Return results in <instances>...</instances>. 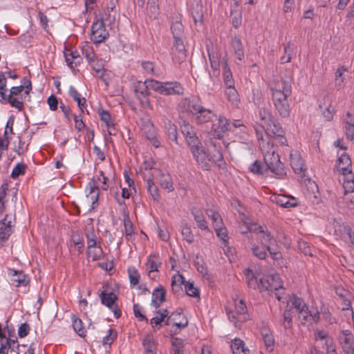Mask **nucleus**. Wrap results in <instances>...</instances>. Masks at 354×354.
Segmentation results:
<instances>
[{
  "label": "nucleus",
  "instance_id": "nucleus-1",
  "mask_svg": "<svg viewBox=\"0 0 354 354\" xmlns=\"http://www.w3.org/2000/svg\"><path fill=\"white\" fill-rule=\"evenodd\" d=\"M272 100L275 110L280 117L288 118L290 113L288 97L290 96L292 93L290 81L281 80L274 87L272 88Z\"/></svg>",
  "mask_w": 354,
  "mask_h": 354
},
{
  "label": "nucleus",
  "instance_id": "nucleus-2",
  "mask_svg": "<svg viewBox=\"0 0 354 354\" xmlns=\"http://www.w3.org/2000/svg\"><path fill=\"white\" fill-rule=\"evenodd\" d=\"M259 139L263 140L262 136H259L257 132ZM260 147L263 154V160L268 169L270 170L279 178H283L286 172L283 164L280 161L279 156L275 153L273 149V141L270 140L266 144L262 140Z\"/></svg>",
  "mask_w": 354,
  "mask_h": 354
},
{
  "label": "nucleus",
  "instance_id": "nucleus-3",
  "mask_svg": "<svg viewBox=\"0 0 354 354\" xmlns=\"http://www.w3.org/2000/svg\"><path fill=\"white\" fill-rule=\"evenodd\" d=\"M246 227L250 232L257 234L259 243L266 248L274 260L281 259V253L274 248L277 245V241L266 227L254 223L250 226L247 225Z\"/></svg>",
  "mask_w": 354,
  "mask_h": 354
},
{
  "label": "nucleus",
  "instance_id": "nucleus-4",
  "mask_svg": "<svg viewBox=\"0 0 354 354\" xmlns=\"http://www.w3.org/2000/svg\"><path fill=\"white\" fill-rule=\"evenodd\" d=\"M151 89L164 95H182L184 88L178 82H159L155 80L151 84Z\"/></svg>",
  "mask_w": 354,
  "mask_h": 354
},
{
  "label": "nucleus",
  "instance_id": "nucleus-5",
  "mask_svg": "<svg viewBox=\"0 0 354 354\" xmlns=\"http://www.w3.org/2000/svg\"><path fill=\"white\" fill-rule=\"evenodd\" d=\"M153 82H155V80L147 79L145 82L139 81L134 85V92L142 106L150 110L152 109V106L148 96L150 94L149 90L151 89V84Z\"/></svg>",
  "mask_w": 354,
  "mask_h": 354
},
{
  "label": "nucleus",
  "instance_id": "nucleus-6",
  "mask_svg": "<svg viewBox=\"0 0 354 354\" xmlns=\"http://www.w3.org/2000/svg\"><path fill=\"white\" fill-rule=\"evenodd\" d=\"M271 281L266 277L259 278V288L260 292L263 290H268L270 292H274L275 298L279 301H281L283 299V295H284V288L281 285V282L275 281V278H270Z\"/></svg>",
  "mask_w": 354,
  "mask_h": 354
},
{
  "label": "nucleus",
  "instance_id": "nucleus-7",
  "mask_svg": "<svg viewBox=\"0 0 354 354\" xmlns=\"http://www.w3.org/2000/svg\"><path fill=\"white\" fill-rule=\"evenodd\" d=\"M111 14L109 12L105 19H100L94 21L91 26V39L95 44L103 42L108 37L109 32L106 30L104 20H109Z\"/></svg>",
  "mask_w": 354,
  "mask_h": 354
},
{
  "label": "nucleus",
  "instance_id": "nucleus-8",
  "mask_svg": "<svg viewBox=\"0 0 354 354\" xmlns=\"http://www.w3.org/2000/svg\"><path fill=\"white\" fill-rule=\"evenodd\" d=\"M100 297L102 304L113 311L114 317L116 319L121 317V310L118 306L115 305V301L118 299L116 295L112 292L107 293L103 291L100 293Z\"/></svg>",
  "mask_w": 354,
  "mask_h": 354
},
{
  "label": "nucleus",
  "instance_id": "nucleus-9",
  "mask_svg": "<svg viewBox=\"0 0 354 354\" xmlns=\"http://www.w3.org/2000/svg\"><path fill=\"white\" fill-rule=\"evenodd\" d=\"M171 55L173 62L176 64H180L185 60L187 54L182 39H178L174 41L171 48Z\"/></svg>",
  "mask_w": 354,
  "mask_h": 354
},
{
  "label": "nucleus",
  "instance_id": "nucleus-10",
  "mask_svg": "<svg viewBox=\"0 0 354 354\" xmlns=\"http://www.w3.org/2000/svg\"><path fill=\"white\" fill-rule=\"evenodd\" d=\"M192 155L201 167L208 171L212 167L211 155L208 154L203 147L192 152Z\"/></svg>",
  "mask_w": 354,
  "mask_h": 354
},
{
  "label": "nucleus",
  "instance_id": "nucleus-11",
  "mask_svg": "<svg viewBox=\"0 0 354 354\" xmlns=\"http://www.w3.org/2000/svg\"><path fill=\"white\" fill-rule=\"evenodd\" d=\"M339 342L343 351L347 353H352L354 351V336L351 331L345 330L342 332L339 337Z\"/></svg>",
  "mask_w": 354,
  "mask_h": 354
},
{
  "label": "nucleus",
  "instance_id": "nucleus-12",
  "mask_svg": "<svg viewBox=\"0 0 354 354\" xmlns=\"http://www.w3.org/2000/svg\"><path fill=\"white\" fill-rule=\"evenodd\" d=\"M336 167L337 170L344 176L351 175V160L347 153H342L337 159Z\"/></svg>",
  "mask_w": 354,
  "mask_h": 354
},
{
  "label": "nucleus",
  "instance_id": "nucleus-13",
  "mask_svg": "<svg viewBox=\"0 0 354 354\" xmlns=\"http://www.w3.org/2000/svg\"><path fill=\"white\" fill-rule=\"evenodd\" d=\"M165 300L166 290L162 285H159L152 292L151 305L155 308H158Z\"/></svg>",
  "mask_w": 354,
  "mask_h": 354
},
{
  "label": "nucleus",
  "instance_id": "nucleus-14",
  "mask_svg": "<svg viewBox=\"0 0 354 354\" xmlns=\"http://www.w3.org/2000/svg\"><path fill=\"white\" fill-rule=\"evenodd\" d=\"M191 15L195 25H201L203 22V10L201 0H194L191 6Z\"/></svg>",
  "mask_w": 354,
  "mask_h": 354
},
{
  "label": "nucleus",
  "instance_id": "nucleus-15",
  "mask_svg": "<svg viewBox=\"0 0 354 354\" xmlns=\"http://www.w3.org/2000/svg\"><path fill=\"white\" fill-rule=\"evenodd\" d=\"M183 104L184 108L191 113L193 116H195L203 107L200 100L195 97L185 98Z\"/></svg>",
  "mask_w": 354,
  "mask_h": 354
},
{
  "label": "nucleus",
  "instance_id": "nucleus-16",
  "mask_svg": "<svg viewBox=\"0 0 354 354\" xmlns=\"http://www.w3.org/2000/svg\"><path fill=\"white\" fill-rule=\"evenodd\" d=\"M290 162L295 173L301 175L304 174V162L297 151H294L290 153Z\"/></svg>",
  "mask_w": 354,
  "mask_h": 354
},
{
  "label": "nucleus",
  "instance_id": "nucleus-17",
  "mask_svg": "<svg viewBox=\"0 0 354 354\" xmlns=\"http://www.w3.org/2000/svg\"><path fill=\"white\" fill-rule=\"evenodd\" d=\"M319 107L323 111V115L327 120L333 118L334 109H331V100L328 95H325L319 102Z\"/></svg>",
  "mask_w": 354,
  "mask_h": 354
},
{
  "label": "nucleus",
  "instance_id": "nucleus-18",
  "mask_svg": "<svg viewBox=\"0 0 354 354\" xmlns=\"http://www.w3.org/2000/svg\"><path fill=\"white\" fill-rule=\"evenodd\" d=\"M263 129L268 136H272L274 138L283 135V130L275 118L267 124Z\"/></svg>",
  "mask_w": 354,
  "mask_h": 354
},
{
  "label": "nucleus",
  "instance_id": "nucleus-19",
  "mask_svg": "<svg viewBox=\"0 0 354 354\" xmlns=\"http://www.w3.org/2000/svg\"><path fill=\"white\" fill-rule=\"evenodd\" d=\"M192 214L193 215L194 221H196L198 228H200L201 230L210 232V230L207 225V223L205 219L202 211L200 209L194 207L192 209Z\"/></svg>",
  "mask_w": 354,
  "mask_h": 354
},
{
  "label": "nucleus",
  "instance_id": "nucleus-20",
  "mask_svg": "<svg viewBox=\"0 0 354 354\" xmlns=\"http://www.w3.org/2000/svg\"><path fill=\"white\" fill-rule=\"evenodd\" d=\"M85 236L86 238L88 254H91L92 252V249L93 247H97V245L100 244V241L94 232V229L93 227L86 230Z\"/></svg>",
  "mask_w": 354,
  "mask_h": 354
},
{
  "label": "nucleus",
  "instance_id": "nucleus-21",
  "mask_svg": "<svg viewBox=\"0 0 354 354\" xmlns=\"http://www.w3.org/2000/svg\"><path fill=\"white\" fill-rule=\"evenodd\" d=\"M30 282L28 277L22 271H13L11 283L16 287L26 286Z\"/></svg>",
  "mask_w": 354,
  "mask_h": 354
},
{
  "label": "nucleus",
  "instance_id": "nucleus-22",
  "mask_svg": "<svg viewBox=\"0 0 354 354\" xmlns=\"http://www.w3.org/2000/svg\"><path fill=\"white\" fill-rule=\"evenodd\" d=\"M215 116L216 115L212 110L203 107L201 111L194 116V118L197 124H203L211 121Z\"/></svg>",
  "mask_w": 354,
  "mask_h": 354
},
{
  "label": "nucleus",
  "instance_id": "nucleus-23",
  "mask_svg": "<svg viewBox=\"0 0 354 354\" xmlns=\"http://www.w3.org/2000/svg\"><path fill=\"white\" fill-rule=\"evenodd\" d=\"M12 234L11 221L8 220V215L0 221V241L7 239Z\"/></svg>",
  "mask_w": 354,
  "mask_h": 354
},
{
  "label": "nucleus",
  "instance_id": "nucleus-24",
  "mask_svg": "<svg viewBox=\"0 0 354 354\" xmlns=\"http://www.w3.org/2000/svg\"><path fill=\"white\" fill-rule=\"evenodd\" d=\"M274 201L282 207L289 208L297 206V200L294 197L285 195H278L274 198Z\"/></svg>",
  "mask_w": 354,
  "mask_h": 354
},
{
  "label": "nucleus",
  "instance_id": "nucleus-25",
  "mask_svg": "<svg viewBox=\"0 0 354 354\" xmlns=\"http://www.w3.org/2000/svg\"><path fill=\"white\" fill-rule=\"evenodd\" d=\"M225 95L232 106L237 107L239 106L240 103L239 95L236 89L234 88V86L226 87Z\"/></svg>",
  "mask_w": 354,
  "mask_h": 354
},
{
  "label": "nucleus",
  "instance_id": "nucleus-26",
  "mask_svg": "<svg viewBox=\"0 0 354 354\" xmlns=\"http://www.w3.org/2000/svg\"><path fill=\"white\" fill-rule=\"evenodd\" d=\"M222 67L223 82L225 86V88L234 86V81L232 77V74L230 68L228 67L226 59H223Z\"/></svg>",
  "mask_w": 354,
  "mask_h": 354
},
{
  "label": "nucleus",
  "instance_id": "nucleus-27",
  "mask_svg": "<svg viewBox=\"0 0 354 354\" xmlns=\"http://www.w3.org/2000/svg\"><path fill=\"white\" fill-rule=\"evenodd\" d=\"M234 309L236 310V314L239 318L242 321H246L248 317V310L246 305L243 299H234Z\"/></svg>",
  "mask_w": 354,
  "mask_h": 354
},
{
  "label": "nucleus",
  "instance_id": "nucleus-28",
  "mask_svg": "<svg viewBox=\"0 0 354 354\" xmlns=\"http://www.w3.org/2000/svg\"><path fill=\"white\" fill-rule=\"evenodd\" d=\"M158 180L160 186L162 189L167 190L168 192H171L174 189L172 178L169 174L161 172Z\"/></svg>",
  "mask_w": 354,
  "mask_h": 354
},
{
  "label": "nucleus",
  "instance_id": "nucleus-29",
  "mask_svg": "<svg viewBox=\"0 0 354 354\" xmlns=\"http://www.w3.org/2000/svg\"><path fill=\"white\" fill-rule=\"evenodd\" d=\"M246 281L249 288L252 289H258L259 283V278L254 275L253 272L249 268L244 270Z\"/></svg>",
  "mask_w": 354,
  "mask_h": 354
},
{
  "label": "nucleus",
  "instance_id": "nucleus-30",
  "mask_svg": "<svg viewBox=\"0 0 354 354\" xmlns=\"http://www.w3.org/2000/svg\"><path fill=\"white\" fill-rule=\"evenodd\" d=\"M281 324L285 330L290 329L292 326V313L291 309L289 308V305L286 306V308L283 311Z\"/></svg>",
  "mask_w": 354,
  "mask_h": 354
},
{
  "label": "nucleus",
  "instance_id": "nucleus-31",
  "mask_svg": "<svg viewBox=\"0 0 354 354\" xmlns=\"http://www.w3.org/2000/svg\"><path fill=\"white\" fill-rule=\"evenodd\" d=\"M233 354H249L250 351L245 347L244 342L240 339H235L231 345Z\"/></svg>",
  "mask_w": 354,
  "mask_h": 354
},
{
  "label": "nucleus",
  "instance_id": "nucleus-32",
  "mask_svg": "<svg viewBox=\"0 0 354 354\" xmlns=\"http://www.w3.org/2000/svg\"><path fill=\"white\" fill-rule=\"evenodd\" d=\"M232 46L237 59L240 61L244 59V50L241 39L235 37L232 40Z\"/></svg>",
  "mask_w": 354,
  "mask_h": 354
},
{
  "label": "nucleus",
  "instance_id": "nucleus-33",
  "mask_svg": "<svg viewBox=\"0 0 354 354\" xmlns=\"http://www.w3.org/2000/svg\"><path fill=\"white\" fill-rule=\"evenodd\" d=\"M214 230L216 232V236L221 241L222 244L224 246H227L228 244V234L227 228L223 225H216L214 227Z\"/></svg>",
  "mask_w": 354,
  "mask_h": 354
},
{
  "label": "nucleus",
  "instance_id": "nucleus-34",
  "mask_svg": "<svg viewBox=\"0 0 354 354\" xmlns=\"http://www.w3.org/2000/svg\"><path fill=\"white\" fill-rule=\"evenodd\" d=\"M219 125H220V131H217V138L221 139L224 136V134L230 131V120H227L225 117L220 115L218 119Z\"/></svg>",
  "mask_w": 354,
  "mask_h": 354
},
{
  "label": "nucleus",
  "instance_id": "nucleus-35",
  "mask_svg": "<svg viewBox=\"0 0 354 354\" xmlns=\"http://www.w3.org/2000/svg\"><path fill=\"white\" fill-rule=\"evenodd\" d=\"M287 305H289V308L292 310V308H294L297 312L307 306L301 298L295 295H292L289 298Z\"/></svg>",
  "mask_w": 354,
  "mask_h": 354
},
{
  "label": "nucleus",
  "instance_id": "nucleus-36",
  "mask_svg": "<svg viewBox=\"0 0 354 354\" xmlns=\"http://www.w3.org/2000/svg\"><path fill=\"white\" fill-rule=\"evenodd\" d=\"M142 346L146 354H156V346L154 341L147 335L142 340Z\"/></svg>",
  "mask_w": 354,
  "mask_h": 354
},
{
  "label": "nucleus",
  "instance_id": "nucleus-37",
  "mask_svg": "<svg viewBox=\"0 0 354 354\" xmlns=\"http://www.w3.org/2000/svg\"><path fill=\"white\" fill-rule=\"evenodd\" d=\"M259 116L263 128L274 118L272 113L266 109H260Z\"/></svg>",
  "mask_w": 354,
  "mask_h": 354
},
{
  "label": "nucleus",
  "instance_id": "nucleus-38",
  "mask_svg": "<svg viewBox=\"0 0 354 354\" xmlns=\"http://www.w3.org/2000/svg\"><path fill=\"white\" fill-rule=\"evenodd\" d=\"M69 95L71 97L73 98L75 101L77 102L79 108L83 111V107L86 104V99L84 97H81L80 93L73 86H71L69 88Z\"/></svg>",
  "mask_w": 354,
  "mask_h": 354
},
{
  "label": "nucleus",
  "instance_id": "nucleus-39",
  "mask_svg": "<svg viewBox=\"0 0 354 354\" xmlns=\"http://www.w3.org/2000/svg\"><path fill=\"white\" fill-rule=\"evenodd\" d=\"M211 144L212 145L215 149V153L213 155H211L212 165L213 163H215L218 164V165L221 167V162H222L223 160V156L221 151V147L220 146L217 147L216 142L212 141Z\"/></svg>",
  "mask_w": 354,
  "mask_h": 354
},
{
  "label": "nucleus",
  "instance_id": "nucleus-40",
  "mask_svg": "<svg viewBox=\"0 0 354 354\" xmlns=\"http://www.w3.org/2000/svg\"><path fill=\"white\" fill-rule=\"evenodd\" d=\"M147 10L148 15L151 18L156 19L158 15V0H149L147 3Z\"/></svg>",
  "mask_w": 354,
  "mask_h": 354
},
{
  "label": "nucleus",
  "instance_id": "nucleus-41",
  "mask_svg": "<svg viewBox=\"0 0 354 354\" xmlns=\"http://www.w3.org/2000/svg\"><path fill=\"white\" fill-rule=\"evenodd\" d=\"M171 30L173 34L174 39H181L183 34V25L180 21H176L172 24Z\"/></svg>",
  "mask_w": 354,
  "mask_h": 354
},
{
  "label": "nucleus",
  "instance_id": "nucleus-42",
  "mask_svg": "<svg viewBox=\"0 0 354 354\" xmlns=\"http://www.w3.org/2000/svg\"><path fill=\"white\" fill-rule=\"evenodd\" d=\"M187 143L189 145L192 153L200 147H203L200 140L196 136V134H194V136H191L186 138Z\"/></svg>",
  "mask_w": 354,
  "mask_h": 354
},
{
  "label": "nucleus",
  "instance_id": "nucleus-43",
  "mask_svg": "<svg viewBox=\"0 0 354 354\" xmlns=\"http://www.w3.org/2000/svg\"><path fill=\"white\" fill-rule=\"evenodd\" d=\"M73 327L75 331L82 337H84L86 336V330L83 326L82 321L79 319L73 316Z\"/></svg>",
  "mask_w": 354,
  "mask_h": 354
},
{
  "label": "nucleus",
  "instance_id": "nucleus-44",
  "mask_svg": "<svg viewBox=\"0 0 354 354\" xmlns=\"http://www.w3.org/2000/svg\"><path fill=\"white\" fill-rule=\"evenodd\" d=\"M124 232L127 236H131L134 233V228L132 222L129 218L128 213H124Z\"/></svg>",
  "mask_w": 354,
  "mask_h": 354
},
{
  "label": "nucleus",
  "instance_id": "nucleus-45",
  "mask_svg": "<svg viewBox=\"0 0 354 354\" xmlns=\"http://www.w3.org/2000/svg\"><path fill=\"white\" fill-rule=\"evenodd\" d=\"M208 55L212 68L214 71L218 70L220 66H222L223 59L225 58L223 57L221 60H220L217 53H215L214 52H209Z\"/></svg>",
  "mask_w": 354,
  "mask_h": 354
},
{
  "label": "nucleus",
  "instance_id": "nucleus-46",
  "mask_svg": "<svg viewBox=\"0 0 354 354\" xmlns=\"http://www.w3.org/2000/svg\"><path fill=\"white\" fill-rule=\"evenodd\" d=\"M147 190L154 201H158L160 197L158 189L152 178L147 180Z\"/></svg>",
  "mask_w": 354,
  "mask_h": 354
},
{
  "label": "nucleus",
  "instance_id": "nucleus-47",
  "mask_svg": "<svg viewBox=\"0 0 354 354\" xmlns=\"http://www.w3.org/2000/svg\"><path fill=\"white\" fill-rule=\"evenodd\" d=\"M64 57L67 65L71 68H74L73 60L80 59V55L77 51H66L64 53Z\"/></svg>",
  "mask_w": 354,
  "mask_h": 354
},
{
  "label": "nucleus",
  "instance_id": "nucleus-48",
  "mask_svg": "<svg viewBox=\"0 0 354 354\" xmlns=\"http://www.w3.org/2000/svg\"><path fill=\"white\" fill-rule=\"evenodd\" d=\"M165 128L169 139L177 142L178 133L176 126L169 121L166 124Z\"/></svg>",
  "mask_w": 354,
  "mask_h": 354
},
{
  "label": "nucleus",
  "instance_id": "nucleus-49",
  "mask_svg": "<svg viewBox=\"0 0 354 354\" xmlns=\"http://www.w3.org/2000/svg\"><path fill=\"white\" fill-rule=\"evenodd\" d=\"M147 266L148 276L151 279H153L155 278L153 273L158 270V263L154 260L153 258L150 257L148 259Z\"/></svg>",
  "mask_w": 354,
  "mask_h": 354
},
{
  "label": "nucleus",
  "instance_id": "nucleus-50",
  "mask_svg": "<svg viewBox=\"0 0 354 354\" xmlns=\"http://www.w3.org/2000/svg\"><path fill=\"white\" fill-rule=\"evenodd\" d=\"M207 215L212 219L213 222L214 227H216V225H223V219L220 214L212 209H206Z\"/></svg>",
  "mask_w": 354,
  "mask_h": 354
},
{
  "label": "nucleus",
  "instance_id": "nucleus-51",
  "mask_svg": "<svg viewBox=\"0 0 354 354\" xmlns=\"http://www.w3.org/2000/svg\"><path fill=\"white\" fill-rule=\"evenodd\" d=\"M186 283L182 274H176L172 277L171 289L173 292H178L180 286Z\"/></svg>",
  "mask_w": 354,
  "mask_h": 354
},
{
  "label": "nucleus",
  "instance_id": "nucleus-52",
  "mask_svg": "<svg viewBox=\"0 0 354 354\" xmlns=\"http://www.w3.org/2000/svg\"><path fill=\"white\" fill-rule=\"evenodd\" d=\"M181 234L184 240H185L189 243H193L194 240V236L191 230V228L187 225L182 227Z\"/></svg>",
  "mask_w": 354,
  "mask_h": 354
},
{
  "label": "nucleus",
  "instance_id": "nucleus-53",
  "mask_svg": "<svg viewBox=\"0 0 354 354\" xmlns=\"http://www.w3.org/2000/svg\"><path fill=\"white\" fill-rule=\"evenodd\" d=\"M262 336L267 349L270 351H272L273 350L274 343L273 335H272V333L268 332H262Z\"/></svg>",
  "mask_w": 354,
  "mask_h": 354
},
{
  "label": "nucleus",
  "instance_id": "nucleus-54",
  "mask_svg": "<svg viewBox=\"0 0 354 354\" xmlns=\"http://www.w3.org/2000/svg\"><path fill=\"white\" fill-rule=\"evenodd\" d=\"M186 294L190 297H196L199 296V290L195 288L193 282L187 281L185 283Z\"/></svg>",
  "mask_w": 354,
  "mask_h": 354
},
{
  "label": "nucleus",
  "instance_id": "nucleus-55",
  "mask_svg": "<svg viewBox=\"0 0 354 354\" xmlns=\"http://www.w3.org/2000/svg\"><path fill=\"white\" fill-rule=\"evenodd\" d=\"M249 171L256 175H262L263 167L260 160H255L248 167Z\"/></svg>",
  "mask_w": 354,
  "mask_h": 354
},
{
  "label": "nucleus",
  "instance_id": "nucleus-56",
  "mask_svg": "<svg viewBox=\"0 0 354 354\" xmlns=\"http://www.w3.org/2000/svg\"><path fill=\"white\" fill-rule=\"evenodd\" d=\"M117 331L115 329L109 328L108 334L103 337L102 344L104 345H111L117 337Z\"/></svg>",
  "mask_w": 354,
  "mask_h": 354
},
{
  "label": "nucleus",
  "instance_id": "nucleus-57",
  "mask_svg": "<svg viewBox=\"0 0 354 354\" xmlns=\"http://www.w3.org/2000/svg\"><path fill=\"white\" fill-rule=\"evenodd\" d=\"M128 274L130 279V283L131 284L135 286L139 283L140 276L138 270L135 268H129L128 269Z\"/></svg>",
  "mask_w": 354,
  "mask_h": 354
},
{
  "label": "nucleus",
  "instance_id": "nucleus-58",
  "mask_svg": "<svg viewBox=\"0 0 354 354\" xmlns=\"http://www.w3.org/2000/svg\"><path fill=\"white\" fill-rule=\"evenodd\" d=\"M89 63L91 64L93 70L99 75L100 78H102L104 71V65L102 64V62L93 59V61L89 62Z\"/></svg>",
  "mask_w": 354,
  "mask_h": 354
},
{
  "label": "nucleus",
  "instance_id": "nucleus-59",
  "mask_svg": "<svg viewBox=\"0 0 354 354\" xmlns=\"http://www.w3.org/2000/svg\"><path fill=\"white\" fill-rule=\"evenodd\" d=\"M82 51L83 55H84L88 62L93 61V59H95V53L92 46L86 44L82 47Z\"/></svg>",
  "mask_w": 354,
  "mask_h": 354
},
{
  "label": "nucleus",
  "instance_id": "nucleus-60",
  "mask_svg": "<svg viewBox=\"0 0 354 354\" xmlns=\"http://www.w3.org/2000/svg\"><path fill=\"white\" fill-rule=\"evenodd\" d=\"M251 250L252 251V254L259 259H265L267 257L266 251L264 249L261 248L257 245H252Z\"/></svg>",
  "mask_w": 354,
  "mask_h": 354
},
{
  "label": "nucleus",
  "instance_id": "nucleus-61",
  "mask_svg": "<svg viewBox=\"0 0 354 354\" xmlns=\"http://www.w3.org/2000/svg\"><path fill=\"white\" fill-rule=\"evenodd\" d=\"M226 313L227 315L228 319L230 322H233L234 324L236 326L237 322H243L241 319L239 318V315L236 314V310L235 309H230L228 308H225Z\"/></svg>",
  "mask_w": 354,
  "mask_h": 354
},
{
  "label": "nucleus",
  "instance_id": "nucleus-62",
  "mask_svg": "<svg viewBox=\"0 0 354 354\" xmlns=\"http://www.w3.org/2000/svg\"><path fill=\"white\" fill-rule=\"evenodd\" d=\"M26 166L23 163H18L15 168L12 169L11 177L12 178H17L20 175L25 173Z\"/></svg>",
  "mask_w": 354,
  "mask_h": 354
},
{
  "label": "nucleus",
  "instance_id": "nucleus-63",
  "mask_svg": "<svg viewBox=\"0 0 354 354\" xmlns=\"http://www.w3.org/2000/svg\"><path fill=\"white\" fill-rule=\"evenodd\" d=\"M6 102L9 103L12 106L17 109L19 111L22 110L24 107L23 102L21 100L15 98L10 96V95H8V100Z\"/></svg>",
  "mask_w": 354,
  "mask_h": 354
},
{
  "label": "nucleus",
  "instance_id": "nucleus-64",
  "mask_svg": "<svg viewBox=\"0 0 354 354\" xmlns=\"http://www.w3.org/2000/svg\"><path fill=\"white\" fill-rule=\"evenodd\" d=\"M182 133L185 136V138L194 136L195 134V131L192 125L189 123H183L180 127Z\"/></svg>",
  "mask_w": 354,
  "mask_h": 354
}]
</instances>
